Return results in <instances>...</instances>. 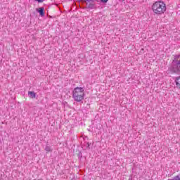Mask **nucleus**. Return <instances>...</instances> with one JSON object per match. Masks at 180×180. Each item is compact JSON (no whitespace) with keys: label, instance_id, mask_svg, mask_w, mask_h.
Listing matches in <instances>:
<instances>
[{"label":"nucleus","instance_id":"nucleus-1","mask_svg":"<svg viewBox=\"0 0 180 180\" xmlns=\"http://www.w3.org/2000/svg\"><path fill=\"white\" fill-rule=\"evenodd\" d=\"M72 96L75 102H82L85 96V90L82 87H76L73 89Z\"/></svg>","mask_w":180,"mask_h":180},{"label":"nucleus","instance_id":"nucleus-2","mask_svg":"<svg viewBox=\"0 0 180 180\" xmlns=\"http://www.w3.org/2000/svg\"><path fill=\"white\" fill-rule=\"evenodd\" d=\"M152 9L156 15H162L167 11V6L164 1H158L153 4Z\"/></svg>","mask_w":180,"mask_h":180},{"label":"nucleus","instance_id":"nucleus-3","mask_svg":"<svg viewBox=\"0 0 180 180\" xmlns=\"http://www.w3.org/2000/svg\"><path fill=\"white\" fill-rule=\"evenodd\" d=\"M169 71L171 74L180 73V54L174 56L172 65L169 68Z\"/></svg>","mask_w":180,"mask_h":180},{"label":"nucleus","instance_id":"nucleus-4","mask_svg":"<svg viewBox=\"0 0 180 180\" xmlns=\"http://www.w3.org/2000/svg\"><path fill=\"white\" fill-rule=\"evenodd\" d=\"M81 2L86 4V9H94L95 8V2L93 0H80Z\"/></svg>","mask_w":180,"mask_h":180},{"label":"nucleus","instance_id":"nucleus-5","mask_svg":"<svg viewBox=\"0 0 180 180\" xmlns=\"http://www.w3.org/2000/svg\"><path fill=\"white\" fill-rule=\"evenodd\" d=\"M37 12L39 13L40 16L41 17L44 16V8L40 7L39 8H37Z\"/></svg>","mask_w":180,"mask_h":180},{"label":"nucleus","instance_id":"nucleus-6","mask_svg":"<svg viewBox=\"0 0 180 180\" xmlns=\"http://www.w3.org/2000/svg\"><path fill=\"white\" fill-rule=\"evenodd\" d=\"M28 96L32 99L36 98V94L34 93V91H28Z\"/></svg>","mask_w":180,"mask_h":180},{"label":"nucleus","instance_id":"nucleus-7","mask_svg":"<svg viewBox=\"0 0 180 180\" xmlns=\"http://www.w3.org/2000/svg\"><path fill=\"white\" fill-rule=\"evenodd\" d=\"M175 82L176 85L180 88V76L176 77Z\"/></svg>","mask_w":180,"mask_h":180},{"label":"nucleus","instance_id":"nucleus-8","mask_svg":"<svg viewBox=\"0 0 180 180\" xmlns=\"http://www.w3.org/2000/svg\"><path fill=\"white\" fill-rule=\"evenodd\" d=\"M45 150L47 151V153H50V151H53V150H51V147L50 146H46Z\"/></svg>","mask_w":180,"mask_h":180},{"label":"nucleus","instance_id":"nucleus-9","mask_svg":"<svg viewBox=\"0 0 180 180\" xmlns=\"http://www.w3.org/2000/svg\"><path fill=\"white\" fill-rule=\"evenodd\" d=\"M86 148H89L91 143L89 142L86 143Z\"/></svg>","mask_w":180,"mask_h":180},{"label":"nucleus","instance_id":"nucleus-10","mask_svg":"<svg viewBox=\"0 0 180 180\" xmlns=\"http://www.w3.org/2000/svg\"><path fill=\"white\" fill-rule=\"evenodd\" d=\"M108 1L109 0H101V2H102V4H107Z\"/></svg>","mask_w":180,"mask_h":180},{"label":"nucleus","instance_id":"nucleus-11","mask_svg":"<svg viewBox=\"0 0 180 180\" xmlns=\"http://www.w3.org/2000/svg\"><path fill=\"white\" fill-rule=\"evenodd\" d=\"M37 2H39V4H41L44 1V0H36Z\"/></svg>","mask_w":180,"mask_h":180}]
</instances>
